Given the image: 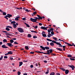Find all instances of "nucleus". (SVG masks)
I'll list each match as a JSON object with an SVG mask.
<instances>
[{"mask_svg":"<svg viewBox=\"0 0 75 75\" xmlns=\"http://www.w3.org/2000/svg\"><path fill=\"white\" fill-rule=\"evenodd\" d=\"M17 30L19 32H20V33H24V32L23 29L21 28H18L17 29Z\"/></svg>","mask_w":75,"mask_h":75,"instance_id":"nucleus-1","label":"nucleus"},{"mask_svg":"<svg viewBox=\"0 0 75 75\" xmlns=\"http://www.w3.org/2000/svg\"><path fill=\"white\" fill-rule=\"evenodd\" d=\"M52 42H53V43H55V44H56L57 45H61V44L59 43L58 42H57V41H55L54 40H52Z\"/></svg>","mask_w":75,"mask_h":75,"instance_id":"nucleus-2","label":"nucleus"},{"mask_svg":"<svg viewBox=\"0 0 75 75\" xmlns=\"http://www.w3.org/2000/svg\"><path fill=\"white\" fill-rule=\"evenodd\" d=\"M68 66L69 67H70V68H72V70H74V68H75V66L73 65H71V66H70L69 65H68Z\"/></svg>","mask_w":75,"mask_h":75,"instance_id":"nucleus-3","label":"nucleus"},{"mask_svg":"<svg viewBox=\"0 0 75 75\" xmlns=\"http://www.w3.org/2000/svg\"><path fill=\"white\" fill-rule=\"evenodd\" d=\"M7 45H8V46H9V47H13V45H12V43H8L7 44Z\"/></svg>","mask_w":75,"mask_h":75,"instance_id":"nucleus-4","label":"nucleus"},{"mask_svg":"<svg viewBox=\"0 0 75 75\" xmlns=\"http://www.w3.org/2000/svg\"><path fill=\"white\" fill-rule=\"evenodd\" d=\"M2 47L3 48H8V47L6 46V45H2Z\"/></svg>","mask_w":75,"mask_h":75,"instance_id":"nucleus-5","label":"nucleus"},{"mask_svg":"<svg viewBox=\"0 0 75 75\" xmlns=\"http://www.w3.org/2000/svg\"><path fill=\"white\" fill-rule=\"evenodd\" d=\"M30 21H32V22H35V19H33L32 18H30Z\"/></svg>","mask_w":75,"mask_h":75,"instance_id":"nucleus-6","label":"nucleus"},{"mask_svg":"<svg viewBox=\"0 0 75 75\" xmlns=\"http://www.w3.org/2000/svg\"><path fill=\"white\" fill-rule=\"evenodd\" d=\"M19 18H20V16H18L16 17V18H15V20L16 21H18V20H19V19H18Z\"/></svg>","mask_w":75,"mask_h":75,"instance_id":"nucleus-7","label":"nucleus"},{"mask_svg":"<svg viewBox=\"0 0 75 75\" xmlns=\"http://www.w3.org/2000/svg\"><path fill=\"white\" fill-rule=\"evenodd\" d=\"M41 29H42L43 30H47V28H46V27H44V26L41 27Z\"/></svg>","mask_w":75,"mask_h":75,"instance_id":"nucleus-8","label":"nucleus"},{"mask_svg":"<svg viewBox=\"0 0 75 75\" xmlns=\"http://www.w3.org/2000/svg\"><path fill=\"white\" fill-rule=\"evenodd\" d=\"M37 16H38V17L39 18V20H41L42 19V17L41 16H40L39 15H37Z\"/></svg>","mask_w":75,"mask_h":75,"instance_id":"nucleus-9","label":"nucleus"},{"mask_svg":"<svg viewBox=\"0 0 75 75\" xmlns=\"http://www.w3.org/2000/svg\"><path fill=\"white\" fill-rule=\"evenodd\" d=\"M65 44H67L69 46H70V47H72V45L70 43H68L65 42Z\"/></svg>","mask_w":75,"mask_h":75,"instance_id":"nucleus-10","label":"nucleus"},{"mask_svg":"<svg viewBox=\"0 0 75 75\" xmlns=\"http://www.w3.org/2000/svg\"><path fill=\"white\" fill-rule=\"evenodd\" d=\"M40 48H41L43 50L45 51V47H43L42 46H40Z\"/></svg>","mask_w":75,"mask_h":75,"instance_id":"nucleus-11","label":"nucleus"},{"mask_svg":"<svg viewBox=\"0 0 75 75\" xmlns=\"http://www.w3.org/2000/svg\"><path fill=\"white\" fill-rule=\"evenodd\" d=\"M69 73V70H66L65 71V74H68Z\"/></svg>","mask_w":75,"mask_h":75,"instance_id":"nucleus-12","label":"nucleus"},{"mask_svg":"<svg viewBox=\"0 0 75 75\" xmlns=\"http://www.w3.org/2000/svg\"><path fill=\"white\" fill-rule=\"evenodd\" d=\"M37 12L36 11H35L33 13V14H32V16H34V15H35L36 14H37Z\"/></svg>","mask_w":75,"mask_h":75,"instance_id":"nucleus-13","label":"nucleus"},{"mask_svg":"<svg viewBox=\"0 0 75 75\" xmlns=\"http://www.w3.org/2000/svg\"><path fill=\"white\" fill-rule=\"evenodd\" d=\"M5 34L7 35H9L10 36H11V35H12V34L8 33H6Z\"/></svg>","mask_w":75,"mask_h":75,"instance_id":"nucleus-14","label":"nucleus"},{"mask_svg":"<svg viewBox=\"0 0 75 75\" xmlns=\"http://www.w3.org/2000/svg\"><path fill=\"white\" fill-rule=\"evenodd\" d=\"M56 49H57V50H58L59 51H63L60 48H56Z\"/></svg>","mask_w":75,"mask_h":75,"instance_id":"nucleus-15","label":"nucleus"},{"mask_svg":"<svg viewBox=\"0 0 75 75\" xmlns=\"http://www.w3.org/2000/svg\"><path fill=\"white\" fill-rule=\"evenodd\" d=\"M19 67H21L22 65H23V62H19Z\"/></svg>","mask_w":75,"mask_h":75,"instance_id":"nucleus-16","label":"nucleus"},{"mask_svg":"<svg viewBox=\"0 0 75 75\" xmlns=\"http://www.w3.org/2000/svg\"><path fill=\"white\" fill-rule=\"evenodd\" d=\"M13 27L14 28H16L17 27V26L16 24H13Z\"/></svg>","mask_w":75,"mask_h":75,"instance_id":"nucleus-17","label":"nucleus"},{"mask_svg":"<svg viewBox=\"0 0 75 75\" xmlns=\"http://www.w3.org/2000/svg\"><path fill=\"white\" fill-rule=\"evenodd\" d=\"M25 48L26 50H29V48H28V46H25Z\"/></svg>","mask_w":75,"mask_h":75,"instance_id":"nucleus-18","label":"nucleus"},{"mask_svg":"<svg viewBox=\"0 0 75 75\" xmlns=\"http://www.w3.org/2000/svg\"><path fill=\"white\" fill-rule=\"evenodd\" d=\"M7 15H8V18H10L12 17V15L8 14H7Z\"/></svg>","mask_w":75,"mask_h":75,"instance_id":"nucleus-19","label":"nucleus"},{"mask_svg":"<svg viewBox=\"0 0 75 75\" xmlns=\"http://www.w3.org/2000/svg\"><path fill=\"white\" fill-rule=\"evenodd\" d=\"M50 45H51V46H54V43L53 42H51L50 43Z\"/></svg>","mask_w":75,"mask_h":75,"instance_id":"nucleus-20","label":"nucleus"},{"mask_svg":"<svg viewBox=\"0 0 75 75\" xmlns=\"http://www.w3.org/2000/svg\"><path fill=\"white\" fill-rule=\"evenodd\" d=\"M60 69H61V70H62V71H65V70L64 68H60Z\"/></svg>","mask_w":75,"mask_h":75,"instance_id":"nucleus-21","label":"nucleus"},{"mask_svg":"<svg viewBox=\"0 0 75 75\" xmlns=\"http://www.w3.org/2000/svg\"><path fill=\"white\" fill-rule=\"evenodd\" d=\"M28 37H29V38H30L32 36H31V34H28Z\"/></svg>","mask_w":75,"mask_h":75,"instance_id":"nucleus-22","label":"nucleus"},{"mask_svg":"<svg viewBox=\"0 0 75 75\" xmlns=\"http://www.w3.org/2000/svg\"><path fill=\"white\" fill-rule=\"evenodd\" d=\"M26 25V27H30V25H29L28 24H27L26 23H24Z\"/></svg>","mask_w":75,"mask_h":75,"instance_id":"nucleus-23","label":"nucleus"},{"mask_svg":"<svg viewBox=\"0 0 75 75\" xmlns=\"http://www.w3.org/2000/svg\"><path fill=\"white\" fill-rule=\"evenodd\" d=\"M16 23V22L14 21H12L11 22V24H14Z\"/></svg>","mask_w":75,"mask_h":75,"instance_id":"nucleus-24","label":"nucleus"},{"mask_svg":"<svg viewBox=\"0 0 75 75\" xmlns=\"http://www.w3.org/2000/svg\"><path fill=\"white\" fill-rule=\"evenodd\" d=\"M53 38L54 39V40L55 41H59L58 39H57V38Z\"/></svg>","mask_w":75,"mask_h":75,"instance_id":"nucleus-25","label":"nucleus"},{"mask_svg":"<svg viewBox=\"0 0 75 75\" xmlns=\"http://www.w3.org/2000/svg\"><path fill=\"white\" fill-rule=\"evenodd\" d=\"M43 37H46V36H47V35H46V34H42Z\"/></svg>","mask_w":75,"mask_h":75,"instance_id":"nucleus-26","label":"nucleus"},{"mask_svg":"<svg viewBox=\"0 0 75 75\" xmlns=\"http://www.w3.org/2000/svg\"><path fill=\"white\" fill-rule=\"evenodd\" d=\"M55 75V73L53 72L51 73L50 74V75Z\"/></svg>","mask_w":75,"mask_h":75,"instance_id":"nucleus-27","label":"nucleus"},{"mask_svg":"<svg viewBox=\"0 0 75 75\" xmlns=\"http://www.w3.org/2000/svg\"><path fill=\"white\" fill-rule=\"evenodd\" d=\"M8 54H13V53H12V52L11 51H10L9 52H8Z\"/></svg>","mask_w":75,"mask_h":75,"instance_id":"nucleus-28","label":"nucleus"},{"mask_svg":"<svg viewBox=\"0 0 75 75\" xmlns=\"http://www.w3.org/2000/svg\"><path fill=\"white\" fill-rule=\"evenodd\" d=\"M3 41L5 42H7V40H6V39H4L3 40Z\"/></svg>","mask_w":75,"mask_h":75,"instance_id":"nucleus-29","label":"nucleus"},{"mask_svg":"<svg viewBox=\"0 0 75 75\" xmlns=\"http://www.w3.org/2000/svg\"><path fill=\"white\" fill-rule=\"evenodd\" d=\"M45 49H46V50H49V49H50V47H45Z\"/></svg>","mask_w":75,"mask_h":75,"instance_id":"nucleus-30","label":"nucleus"},{"mask_svg":"<svg viewBox=\"0 0 75 75\" xmlns=\"http://www.w3.org/2000/svg\"><path fill=\"white\" fill-rule=\"evenodd\" d=\"M67 57L69 58H71L72 57V56L71 55V54H69L67 55Z\"/></svg>","mask_w":75,"mask_h":75,"instance_id":"nucleus-31","label":"nucleus"},{"mask_svg":"<svg viewBox=\"0 0 75 75\" xmlns=\"http://www.w3.org/2000/svg\"><path fill=\"white\" fill-rule=\"evenodd\" d=\"M6 30H7V31H10V29H9V28L7 27L6 28Z\"/></svg>","mask_w":75,"mask_h":75,"instance_id":"nucleus-32","label":"nucleus"},{"mask_svg":"<svg viewBox=\"0 0 75 75\" xmlns=\"http://www.w3.org/2000/svg\"><path fill=\"white\" fill-rule=\"evenodd\" d=\"M49 51H50V53L51 54L52 53V51H53V50H52V49H51V50H49Z\"/></svg>","mask_w":75,"mask_h":75,"instance_id":"nucleus-33","label":"nucleus"},{"mask_svg":"<svg viewBox=\"0 0 75 75\" xmlns=\"http://www.w3.org/2000/svg\"><path fill=\"white\" fill-rule=\"evenodd\" d=\"M47 54H48V55H50V52L49 50H47Z\"/></svg>","mask_w":75,"mask_h":75,"instance_id":"nucleus-34","label":"nucleus"},{"mask_svg":"<svg viewBox=\"0 0 75 75\" xmlns=\"http://www.w3.org/2000/svg\"><path fill=\"white\" fill-rule=\"evenodd\" d=\"M10 42L11 43H13V42H14V40H10Z\"/></svg>","mask_w":75,"mask_h":75,"instance_id":"nucleus-35","label":"nucleus"},{"mask_svg":"<svg viewBox=\"0 0 75 75\" xmlns=\"http://www.w3.org/2000/svg\"><path fill=\"white\" fill-rule=\"evenodd\" d=\"M6 27H7L8 28H11V29H13L12 27H11V26H7Z\"/></svg>","mask_w":75,"mask_h":75,"instance_id":"nucleus-36","label":"nucleus"},{"mask_svg":"<svg viewBox=\"0 0 75 75\" xmlns=\"http://www.w3.org/2000/svg\"><path fill=\"white\" fill-rule=\"evenodd\" d=\"M47 72H45L46 74H48V73H49V70H48V69L47 70Z\"/></svg>","mask_w":75,"mask_h":75,"instance_id":"nucleus-37","label":"nucleus"},{"mask_svg":"<svg viewBox=\"0 0 75 75\" xmlns=\"http://www.w3.org/2000/svg\"><path fill=\"white\" fill-rule=\"evenodd\" d=\"M47 41H52V40H50L49 39L47 38Z\"/></svg>","mask_w":75,"mask_h":75,"instance_id":"nucleus-38","label":"nucleus"},{"mask_svg":"<svg viewBox=\"0 0 75 75\" xmlns=\"http://www.w3.org/2000/svg\"><path fill=\"white\" fill-rule=\"evenodd\" d=\"M20 74H21V72H20V71H18V75H20Z\"/></svg>","mask_w":75,"mask_h":75,"instance_id":"nucleus-39","label":"nucleus"},{"mask_svg":"<svg viewBox=\"0 0 75 75\" xmlns=\"http://www.w3.org/2000/svg\"><path fill=\"white\" fill-rule=\"evenodd\" d=\"M50 54L52 55H54V56H55V55H56V54H54L52 53H50Z\"/></svg>","mask_w":75,"mask_h":75,"instance_id":"nucleus-40","label":"nucleus"},{"mask_svg":"<svg viewBox=\"0 0 75 75\" xmlns=\"http://www.w3.org/2000/svg\"><path fill=\"white\" fill-rule=\"evenodd\" d=\"M46 34V33L44 32V31H42V33H41V34Z\"/></svg>","mask_w":75,"mask_h":75,"instance_id":"nucleus-41","label":"nucleus"},{"mask_svg":"<svg viewBox=\"0 0 75 75\" xmlns=\"http://www.w3.org/2000/svg\"><path fill=\"white\" fill-rule=\"evenodd\" d=\"M51 34L52 35H54V32L53 31H52L51 32Z\"/></svg>","mask_w":75,"mask_h":75,"instance_id":"nucleus-42","label":"nucleus"},{"mask_svg":"<svg viewBox=\"0 0 75 75\" xmlns=\"http://www.w3.org/2000/svg\"><path fill=\"white\" fill-rule=\"evenodd\" d=\"M3 15H4V16H6V13L3 12Z\"/></svg>","mask_w":75,"mask_h":75,"instance_id":"nucleus-43","label":"nucleus"},{"mask_svg":"<svg viewBox=\"0 0 75 75\" xmlns=\"http://www.w3.org/2000/svg\"><path fill=\"white\" fill-rule=\"evenodd\" d=\"M33 38H34V39L37 38V36H34L33 37Z\"/></svg>","mask_w":75,"mask_h":75,"instance_id":"nucleus-44","label":"nucleus"},{"mask_svg":"<svg viewBox=\"0 0 75 75\" xmlns=\"http://www.w3.org/2000/svg\"><path fill=\"white\" fill-rule=\"evenodd\" d=\"M70 60H71V61H74L75 59H72L71 58H70Z\"/></svg>","mask_w":75,"mask_h":75,"instance_id":"nucleus-45","label":"nucleus"},{"mask_svg":"<svg viewBox=\"0 0 75 75\" xmlns=\"http://www.w3.org/2000/svg\"><path fill=\"white\" fill-rule=\"evenodd\" d=\"M3 56H1V58L0 57V61H1V60H2L3 59Z\"/></svg>","mask_w":75,"mask_h":75,"instance_id":"nucleus-46","label":"nucleus"},{"mask_svg":"<svg viewBox=\"0 0 75 75\" xmlns=\"http://www.w3.org/2000/svg\"><path fill=\"white\" fill-rule=\"evenodd\" d=\"M30 54H34V52H31L30 53Z\"/></svg>","mask_w":75,"mask_h":75,"instance_id":"nucleus-47","label":"nucleus"},{"mask_svg":"<svg viewBox=\"0 0 75 75\" xmlns=\"http://www.w3.org/2000/svg\"><path fill=\"white\" fill-rule=\"evenodd\" d=\"M51 30H50V29H48V33H51Z\"/></svg>","mask_w":75,"mask_h":75,"instance_id":"nucleus-48","label":"nucleus"},{"mask_svg":"<svg viewBox=\"0 0 75 75\" xmlns=\"http://www.w3.org/2000/svg\"><path fill=\"white\" fill-rule=\"evenodd\" d=\"M23 20H24V21H25V20H26V18H23Z\"/></svg>","mask_w":75,"mask_h":75,"instance_id":"nucleus-49","label":"nucleus"},{"mask_svg":"<svg viewBox=\"0 0 75 75\" xmlns=\"http://www.w3.org/2000/svg\"><path fill=\"white\" fill-rule=\"evenodd\" d=\"M4 58H5V59H7V58H8V57H7V56H4Z\"/></svg>","mask_w":75,"mask_h":75,"instance_id":"nucleus-50","label":"nucleus"},{"mask_svg":"<svg viewBox=\"0 0 75 75\" xmlns=\"http://www.w3.org/2000/svg\"><path fill=\"white\" fill-rule=\"evenodd\" d=\"M14 44H18V43L16 42H14Z\"/></svg>","mask_w":75,"mask_h":75,"instance_id":"nucleus-51","label":"nucleus"},{"mask_svg":"<svg viewBox=\"0 0 75 75\" xmlns=\"http://www.w3.org/2000/svg\"><path fill=\"white\" fill-rule=\"evenodd\" d=\"M3 32V33H8V32H7L6 31H2Z\"/></svg>","mask_w":75,"mask_h":75,"instance_id":"nucleus-52","label":"nucleus"},{"mask_svg":"<svg viewBox=\"0 0 75 75\" xmlns=\"http://www.w3.org/2000/svg\"><path fill=\"white\" fill-rule=\"evenodd\" d=\"M39 25L41 26L42 25V23H39Z\"/></svg>","mask_w":75,"mask_h":75,"instance_id":"nucleus-53","label":"nucleus"},{"mask_svg":"<svg viewBox=\"0 0 75 75\" xmlns=\"http://www.w3.org/2000/svg\"><path fill=\"white\" fill-rule=\"evenodd\" d=\"M25 11H27V12H29V10L28 9H26L25 10Z\"/></svg>","mask_w":75,"mask_h":75,"instance_id":"nucleus-54","label":"nucleus"},{"mask_svg":"<svg viewBox=\"0 0 75 75\" xmlns=\"http://www.w3.org/2000/svg\"><path fill=\"white\" fill-rule=\"evenodd\" d=\"M50 31H53V28H52L50 29Z\"/></svg>","mask_w":75,"mask_h":75,"instance_id":"nucleus-55","label":"nucleus"},{"mask_svg":"<svg viewBox=\"0 0 75 75\" xmlns=\"http://www.w3.org/2000/svg\"><path fill=\"white\" fill-rule=\"evenodd\" d=\"M38 28V26L36 25L35 27V28L36 29H37Z\"/></svg>","mask_w":75,"mask_h":75,"instance_id":"nucleus-56","label":"nucleus"},{"mask_svg":"<svg viewBox=\"0 0 75 75\" xmlns=\"http://www.w3.org/2000/svg\"><path fill=\"white\" fill-rule=\"evenodd\" d=\"M45 57L46 58H48V57L46 55H45Z\"/></svg>","mask_w":75,"mask_h":75,"instance_id":"nucleus-57","label":"nucleus"},{"mask_svg":"<svg viewBox=\"0 0 75 75\" xmlns=\"http://www.w3.org/2000/svg\"><path fill=\"white\" fill-rule=\"evenodd\" d=\"M10 60H11H11H13V57H10Z\"/></svg>","mask_w":75,"mask_h":75,"instance_id":"nucleus-58","label":"nucleus"},{"mask_svg":"<svg viewBox=\"0 0 75 75\" xmlns=\"http://www.w3.org/2000/svg\"><path fill=\"white\" fill-rule=\"evenodd\" d=\"M4 17L7 20H8V18H7V17H6V16H4Z\"/></svg>","mask_w":75,"mask_h":75,"instance_id":"nucleus-59","label":"nucleus"},{"mask_svg":"<svg viewBox=\"0 0 75 75\" xmlns=\"http://www.w3.org/2000/svg\"><path fill=\"white\" fill-rule=\"evenodd\" d=\"M30 68H33V65H31L30 66Z\"/></svg>","mask_w":75,"mask_h":75,"instance_id":"nucleus-60","label":"nucleus"},{"mask_svg":"<svg viewBox=\"0 0 75 75\" xmlns=\"http://www.w3.org/2000/svg\"><path fill=\"white\" fill-rule=\"evenodd\" d=\"M47 37H49L50 38V37H51V36H50V35L48 34L47 35Z\"/></svg>","mask_w":75,"mask_h":75,"instance_id":"nucleus-61","label":"nucleus"},{"mask_svg":"<svg viewBox=\"0 0 75 75\" xmlns=\"http://www.w3.org/2000/svg\"><path fill=\"white\" fill-rule=\"evenodd\" d=\"M3 44V42H0V45H2Z\"/></svg>","mask_w":75,"mask_h":75,"instance_id":"nucleus-62","label":"nucleus"},{"mask_svg":"<svg viewBox=\"0 0 75 75\" xmlns=\"http://www.w3.org/2000/svg\"><path fill=\"white\" fill-rule=\"evenodd\" d=\"M65 47H66V46H63V48H64V49L65 48Z\"/></svg>","mask_w":75,"mask_h":75,"instance_id":"nucleus-63","label":"nucleus"},{"mask_svg":"<svg viewBox=\"0 0 75 75\" xmlns=\"http://www.w3.org/2000/svg\"><path fill=\"white\" fill-rule=\"evenodd\" d=\"M56 74H57V75H60V74L59 73H56Z\"/></svg>","mask_w":75,"mask_h":75,"instance_id":"nucleus-64","label":"nucleus"}]
</instances>
